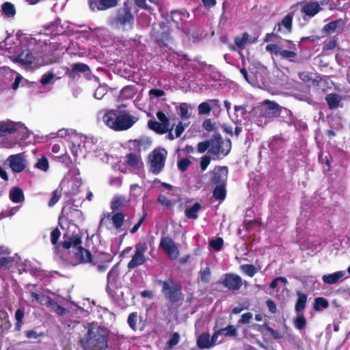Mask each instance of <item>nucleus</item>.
<instances>
[{
	"label": "nucleus",
	"mask_w": 350,
	"mask_h": 350,
	"mask_svg": "<svg viewBox=\"0 0 350 350\" xmlns=\"http://www.w3.org/2000/svg\"><path fill=\"white\" fill-rule=\"evenodd\" d=\"M64 241L60 245L64 250H69L66 258L68 264L76 266L88 262V250L81 246L82 243L81 236L64 234Z\"/></svg>",
	"instance_id": "obj_1"
},
{
	"label": "nucleus",
	"mask_w": 350,
	"mask_h": 350,
	"mask_svg": "<svg viewBox=\"0 0 350 350\" xmlns=\"http://www.w3.org/2000/svg\"><path fill=\"white\" fill-rule=\"evenodd\" d=\"M103 122L116 131H125L135 123L137 118L125 111L109 110L103 117Z\"/></svg>",
	"instance_id": "obj_2"
},
{
	"label": "nucleus",
	"mask_w": 350,
	"mask_h": 350,
	"mask_svg": "<svg viewBox=\"0 0 350 350\" xmlns=\"http://www.w3.org/2000/svg\"><path fill=\"white\" fill-rule=\"evenodd\" d=\"M156 283L161 286L162 293L170 303L175 304L183 300L182 286L179 284H176L172 278L167 280H157Z\"/></svg>",
	"instance_id": "obj_3"
},
{
	"label": "nucleus",
	"mask_w": 350,
	"mask_h": 350,
	"mask_svg": "<svg viewBox=\"0 0 350 350\" xmlns=\"http://www.w3.org/2000/svg\"><path fill=\"white\" fill-rule=\"evenodd\" d=\"M266 106L259 109L257 122L258 125H262L270 122L274 117L279 116L282 110L288 111V110L280 107L277 103L270 100L265 102Z\"/></svg>",
	"instance_id": "obj_4"
},
{
	"label": "nucleus",
	"mask_w": 350,
	"mask_h": 350,
	"mask_svg": "<svg viewBox=\"0 0 350 350\" xmlns=\"http://www.w3.org/2000/svg\"><path fill=\"white\" fill-rule=\"evenodd\" d=\"M167 154V152L163 148H155L149 154L150 170L152 173L158 174L163 170Z\"/></svg>",
	"instance_id": "obj_5"
},
{
	"label": "nucleus",
	"mask_w": 350,
	"mask_h": 350,
	"mask_svg": "<svg viewBox=\"0 0 350 350\" xmlns=\"http://www.w3.org/2000/svg\"><path fill=\"white\" fill-rule=\"evenodd\" d=\"M92 324L89 323V345L92 347L91 350H105L108 347L107 331L98 329L96 333H94L90 327Z\"/></svg>",
	"instance_id": "obj_6"
},
{
	"label": "nucleus",
	"mask_w": 350,
	"mask_h": 350,
	"mask_svg": "<svg viewBox=\"0 0 350 350\" xmlns=\"http://www.w3.org/2000/svg\"><path fill=\"white\" fill-rule=\"evenodd\" d=\"M112 20L117 26L120 27H126L127 25L131 27L134 24V15L126 2L124 3L123 7L117 10L116 14Z\"/></svg>",
	"instance_id": "obj_7"
},
{
	"label": "nucleus",
	"mask_w": 350,
	"mask_h": 350,
	"mask_svg": "<svg viewBox=\"0 0 350 350\" xmlns=\"http://www.w3.org/2000/svg\"><path fill=\"white\" fill-rule=\"evenodd\" d=\"M211 147L209 152L213 154L226 156L231 150V141L227 139L224 142L219 134L214 135L211 140Z\"/></svg>",
	"instance_id": "obj_8"
},
{
	"label": "nucleus",
	"mask_w": 350,
	"mask_h": 350,
	"mask_svg": "<svg viewBox=\"0 0 350 350\" xmlns=\"http://www.w3.org/2000/svg\"><path fill=\"white\" fill-rule=\"evenodd\" d=\"M147 248V244L146 242H139L135 245V254L127 265L129 270H132L140 265H142L146 261L144 252L146 251Z\"/></svg>",
	"instance_id": "obj_9"
},
{
	"label": "nucleus",
	"mask_w": 350,
	"mask_h": 350,
	"mask_svg": "<svg viewBox=\"0 0 350 350\" xmlns=\"http://www.w3.org/2000/svg\"><path fill=\"white\" fill-rule=\"evenodd\" d=\"M152 36L160 47L167 46L172 39L169 28L165 25H160V30L154 29Z\"/></svg>",
	"instance_id": "obj_10"
},
{
	"label": "nucleus",
	"mask_w": 350,
	"mask_h": 350,
	"mask_svg": "<svg viewBox=\"0 0 350 350\" xmlns=\"http://www.w3.org/2000/svg\"><path fill=\"white\" fill-rule=\"evenodd\" d=\"M81 213L77 209H68L66 211L64 208L59 217L58 224L62 229L68 228L70 225L75 224L74 217L79 216Z\"/></svg>",
	"instance_id": "obj_11"
},
{
	"label": "nucleus",
	"mask_w": 350,
	"mask_h": 350,
	"mask_svg": "<svg viewBox=\"0 0 350 350\" xmlns=\"http://www.w3.org/2000/svg\"><path fill=\"white\" fill-rule=\"evenodd\" d=\"M220 283L230 291H238L243 285L242 278L234 273H226Z\"/></svg>",
	"instance_id": "obj_12"
},
{
	"label": "nucleus",
	"mask_w": 350,
	"mask_h": 350,
	"mask_svg": "<svg viewBox=\"0 0 350 350\" xmlns=\"http://www.w3.org/2000/svg\"><path fill=\"white\" fill-rule=\"evenodd\" d=\"M228 169L226 166H216L211 172L210 183L214 185H226Z\"/></svg>",
	"instance_id": "obj_13"
},
{
	"label": "nucleus",
	"mask_w": 350,
	"mask_h": 350,
	"mask_svg": "<svg viewBox=\"0 0 350 350\" xmlns=\"http://www.w3.org/2000/svg\"><path fill=\"white\" fill-rule=\"evenodd\" d=\"M111 260V257L109 254L100 252L97 257L94 256L89 251V263H92L94 265H97V269L100 272L106 271L107 268L106 262H109Z\"/></svg>",
	"instance_id": "obj_14"
},
{
	"label": "nucleus",
	"mask_w": 350,
	"mask_h": 350,
	"mask_svg": "<svg viewBox=\"0 0 350 350\" xmlns=\"http://www.w3.org/2000/svg\"><path fill=\"white\" fill-rule=\"evenodd\" d=\"M7 161L12 170L16 173L23 172L26 167L25 159L23 154L10 155Z\"/></svg>",
	"instance_id": "obj_15"
},
{
	"label": "nucleus",
	"mask_w": 350,
	"mask_h": 350,
	"mask_svg": "<svg viewBox=\"0 0 350 350\" xmlns=\"http://www.w3.org/2000/svg\"><path fill=\"white\" fill-rule=\"evenodd\" d=\"M160 247L173 260L176 259L179 252L173 240L170 237H163L160 242Z\"/></svg>",
	"instance_id": "obj_16"
},
{
	"label": "nucleus",
	"mask_w": 350,
	"mask_h": 350,
	"mask_svg": "<svg viewBox=\"0 0 350 350\" xmlns=\"http://www.w3.org/2000/svg\"><path fill=\"white\" fill-rule=\"evenodd\" d=\"M121 0H90L89 5L92 10H107L116 7Z\"/></svg>",
	"instance_id": "obj_17"
},
{
	"label": "nucleus",
	"mask_w": 350,
	"mask_h": 350,
	"mask_svg": "<svg viewBox=\"0 0 350 350\" xmlns=\"http://www.w3.org/2000/svg\"><path fill=\"white\" fill-rule=\"evenodd\" d=\"M88 71V65L83 63H75L67 68L66 74L68 77L75 79L79 76V73H84Z\"/></svg>",
	"instance_id": "obj_18"
},
{
	"label": "nucleus",
	"mask_w": 350,
	"mask_h": 350,
	"mask_svg": "<svg viewBox=\"0 0 350 350\" xmlns=\"http://www.w3.org/2000/svg\"><path fill=\"white\" fill-rule=\"evenodd\" d=\"M294 16V12H288L281 21L275 25L273 31L280 32L282 31V27L284 26L288 33L292 31L293 19Z\"/></svg>",
	"instance_id": "obj_19"
},
{
	"label": "nucleus",
	"mask_w": 350,
	"mask_h": 350,
	"mask_svg": "<svg viewBox=\"0 0 350 350\" xmlns=\"http://www.w3.org/2000/svg\"><path fill=\"white\" fill-rule=\"evenodd\" d=\"M345 271H338L336 272H334L333 273L324 275L322 277V281L325 284H335L338 283L340 281H342L344 280L345 276Z\"/></svg>",
	"instance_id": "obj_20"
},
{
	"label": "nucleus",
	"mask_w": 350,
	"mask_h": 350,
	"mask_svg": "<svg viewBox=\"0 0 350 350\" xmlns=\"http://www.w3.org/2000/svg\"><path fill=\"white\" fill-rule=\"evenodd\" d=\"M250 35L247 32H244L241 36L234 38V44L229 45V49L232 51H237L239 49H243L249 40Z\"/></svg>",
	"instance_id": "obj_21"
},
{
	"label": "nucleus",
	"mask_w": 350,
	"mask_h": 350,
	"mask_svg": "<svg viewBox=\"0 0 350 350\" xmlns=\"http://www.w3.org/2000/svg\"><path fill=\"white\" fill-rule=\"evenodd\" d=\"M321 8L318 2L311 1L306 3L301 8V12L306 15L312 17L320 12Z\"/></svg>",
	"instance_id": "obj_22"
},
{
	"label": "nucleus",
	"mask_w": 350,
	"mask_h": 350,
	"mask_svg": "<svg viewBox=\"0 0 350 350\" xmlns=\"http://www.w3.org/2000/svg\"><path fill=\"white\" fill-rule=\"evenodd\" d=\"M84 139L83 144H81L77 142V140H74L72 142V151L75 157H85L87 154V149L85 146V139L86 137H83Z\"/></svg>",
	"instance_id": "obj_23"
},
{
	"label": "nucleus",
	"mask_w": 350,
	"mask_h": 350,
	"mask_svg": "<svg viewBox=\"0 0 350 350\" xmlns=\"http://www.w3.org/2000/svg\"><path fill=\"white\" fill-rule=\"evenodd\" d=\"M17 131L16 124L14 122L0 123V137H6L8 135L14 133Z\"/></svg>",
	"instance_id": "obj_24"
},
{
	"label": "nucleus",
	"mask_w": 350,
	"mask_h": 350,
	"mask_svg": "<svg viewBox=\"0 0 350 350\" xmlns=\"http://www.w3.org/2000/svg\"><path fill=\"white\" fill-rule=\"evenodd\" d=\"M10 200L14 203L22 202L25 200L23 191L18 187H13L9 193Z\"/></svg>",
	"instance_id": "obj_25"
},
{
	"label": "nucleus",
	"mask_w": 350,
	"mask_h": 350,
	"mask_svg": "<svg viewBox=\"0 0 350 350\" xmlns=\"http://www.w3.org/2000/svg\"><path fill=\"white\" fill-rule=\"evenodd\" d=\"M16 60L22 64L27 65L33 63L34 57L31 51L25 49L16 57Z\"/></svg>",
	"instance_id": "obj_26"
},
{
	"label": "nucleus",
	"mask_w": 350,
	"mask_h": 350,
	"mask_svg": "<svg viewBox=\"0 0 350 350\" xmlns=\"http://www.w3.org/2000/svg\"><path fill=\"white\" fill-rule=\"evenodd\" d=\"M325 100L329 109H335L340 107L341 96L336 93H330L326 95Z\"/></svg>",
	"instance_id": "obj_27"
},
{
	"label": "nucleus",
	"mask_w": 350,
	"mask_h": 350,
	"mask_svg": "<svg viewBox=\"0 0 350 350\" xmlns=\"http://www.w3.org/2000/svg\"><path fill=\"white\" fill-rule=\"evenodd\" d=\"M148 126L150 129L160 135L165 134L170 130V128L165 126V124H163L154 120H148Z\"/></svg>",
	"instance_id": "obj_28"
},
{
	"label": "nucleus",
	"mask_w": 350,
	"mask_h": 350,
	"mask_svg": "<svg viewBox=\"0 0 350 350\" xmlns=\"http://www.w3.org/2000/svg\"><path fill=\"white\" fill-rule=\"evenodd\" d=\"M11 323L7 312L0 310V336L11 327Z\"/></svg>",
	"instance_id": "obj_29"
},
{
	"label": "nucleus",
	"mask_w": 350,
	"mask_h": 350,
	"mask_svg": "<svg viewBox=\"0 0 350 350\" xmlns=\"http://www.w3.org/2000/svg\"><path fill=\"white\" fill-rule=\"evenodd\" d=\"M197 345L200 349H209L212 347L210 334L208 332L201 334L197 338Z\"/></svg>",
	"instance_id": "obj_30"
},
{
	"label": "nucleus",
	"mask_w": 350,
	"mask_h": 350,
	"mask_svg": "<svg viewBox=\"0 0 350 350\" xmlns=\"http://www.w3.org/2000/svg\"><path fill=\"white\" fill-rule=\"evenodd\" d=\"M297 295L298 296V298L295 303V310L297 312H301L306 307L308 297L306 294L301 291H297Z\"/></svg>",
	"instance_id": "obj_31"
},
{
	"label": "nucleus",
	"mask_w": 350,
	"mask_h": 350,
	"mask_svg": "<svg viewBox=\"0 0 350 350\" xmlns=\"http://www.w3.org/2000/svg\"><path fill=\"white\" fill-rule=\"evenodd\" d=\"M344 25V21L342 18H339L326 24L323 28V32L326 35L332 33L336 31V29Z\"/></svg>",
	"instance_id": "obj_32"
},
{
	"label": "nucleus",
	"mask_w": 350,
	"mask_h": 350,
	"mask_svg": "<svg viewBox=\"0 0 350 350\" xmlns=\"http://www.w3.org/2000/svg\"><path fill=\"white\" fill-rule=\"evenodd\" d=\"M126 162L129 166H130L133 168H138L139 167V165L140 160H141V156H140L139 153L138 154H137L135 153L130 152L126 154Z\"/></svg>",
	"instance_id": "obj_33"
},
{
	"label": "nucleus",
	"mask_w": 350,
	"mask_h": 350,
	"mask_svg": "<svg viewBox=\"0 0 350 350\" xmlns=\"http://www.w3.org/2000/svg\"><path fill=\"white\" fill-rule=\"evenodd\" d=\"M202 206L199 202H196L191 207L185 211V215L188 219H196L198 218V212L201 209Z\"/></svg>",
	"instance_id": "obj_34"
},
{
	"label": "nucleus",
	"mask_w": 350,
	"mask_h": 350,
	"mask_svg": "<svg viewBox=\"0 0 350 350\" xmlns=\"http://www.w3.org/2000/svg\"><path fill=\"white\" fill-rule=\"evenodd\" d=\"M213 197L219 201H223L226 197V185H217L213 191Z\"/></svg>",
	"instance_id": "obj_35"
},
{
	"label": "nucleus",
	"mask_w": 350,
	"mask_h": 350,
	"mask_svg": "<svg viewBox=\"0 0 350 350\" xmlns=\"http://www.w3.org/2000/svg\"><path fill=\"white\" fill-rule=\"evenodd\" d=\"M126 200L122 196H116L111 204V208L113 212L121 211L125 206Z\"/></svg>",
	"instance_id": "obj_36"
},
{
	"label": "nucleus",
	"mask_w": 350,
	"mask_h": 350,
	"mask_svg": "<svg viewBox=\"0 0 350 350\" xmlns=\"http://www.w3.org/2000/svg\"><path fill=\"white\" fill-rule=\"evenodd\" d=\"M46 305L51 308L59 315H62L66 313V308L60 306L56 301L50 297H47Z\"/></svg>",
	"instance_id": "obj_37"
},
{
	"label": "nucleus",
	"mask_w": 350,
	"mask_h": 350,
	"mask_svg": "<svg viewBox=\"0 0 350 350\" xmlns=\"http://www.w3.org/2000/svg\"><path fill=\"white\" fill-rule=\"evenodd\" d=\"M178 114L181 119L187 120L191 117V107L186 103H182L178 106Z\"/></svg>",
	"instance_id": "obj_38"
},
{
	"label": "nucleus",
	"mask_w": 350,
	"mask_h": 350,
	"mask_svg": "<svg viewBox=\"0 0 350 350\" xmlns=\"http://www.w3.org/2000/svg\"><path fill=\"white\" fill-rule=\"evenodd\" d=\"M220 334L226 337H236L238 335L237 328L233 325H229L226 327L218 329Z\"/></svg>",
	"instance_id": "obj_39"
},
{
	"label": "nucleus",
	"mask_w": 350,
	"mask_h": 350,
	"mask_svg": "<svg viewBox=\"0 0 350 350\" xmlns=\"http://www.w3.org/2000/svg\"><path fill=\"white\" fill-rule=\"evenodd\" d=\"M294 327L299 330H301L306 327L307 320L303 314H298L293 321Z\"/></svg>",
	"instance_id": "obj_40"
},
{
	"label": "nucleus",
	"mask_w": 350,
	"mask_h": 350,
	"mask_svg": "<svg viewBox=\"0 0 350 350\" xmlns=\"http://www.w3.org/2000/svg\"><path fill=\"white\" fill-rule=\"evenodd\" d=\"M1 10L8 17H13L16 14V9L14 5L10 2H5L1 5Z\"/></svg>",
	"instance_id": "obj_41"
},
{
	"label": "nucleus",
	"mask_w": 350,
	"mask_h": 350,
	"mask_svg": "<svg viewBox=\"0 0 350 350\" xmlns=\"http://www.w3.org/2000/svg\"><path fill=\"white\" fill-rule=\"evenodd\" d=\"M328 301L324 297H319L314 299L313 308L315 311H319L322 309H326L329 307Z\"/></svg>",
	"instance_id": "obj_42"
},
{
	"label": "nucleus",
	"mask_w": 350,
	"mask_h": 350,
	"mask_svg": "<svg viewBox=\"0 0 350 350\" xmlns=\"http://www.w3.org/2000/svg\"><path fill=\"white\" fill-rule=\"evenodd\" d=\"M180 340V336L178 332H174L169 339V340L166 342L165 347H164L165 350H172L174 347L178 344Z\"/></svg>",
	"instance_id": "obj_43"
},
{
	"label": "nucleus",
	"mask_w": 350,
	"mask_h": 350,
	"mask_svg": "<svg viewBox=\"0 0 350 350\" xmlns=\"http://www.w3.org/2000/svg\"><path fill=\"white\" fill-rule=\"evenodd\" d=\"M135 94L134 88L131 85L124 87L120 93V98L122 100H129L133 97Z\"/></svg>",
	"instance_id": "obj_44"
},
{
	"label": "nucleus",
	"mask_w": 350,
	"mask_h": 350,
	"mask_svg": "<svg viewBox=\"0 0 350 350\" xmlns=\"http://www.w3.org/2000/svg\"><path fill=\"white\" fill-rule=\"evenodd\" d=\"M92 304L94 305V308H91V310L89 312V314L92 316L94 320L101 319L103 318L102 313L105 312V308L96 306L94 301H92ZM94 321H93L92 323H94Z\"/></svg>",
	"instance_id": "obj_45"
},
{
	"label": "nucleus",
	"mask_w": 350,
	"mask_h": 350,
	"mask_svg": "<svg viewBox=\"0 0 350 350\" xmlns=\"http://www.w3.org/2000/svg\"><path fill=\"white\" fill-rule=\"evenodd\" d=\"M247 114V110L245 107L243 105H235L234 106V115L235 121L237 122H241L242 119L245 118V116Z\"/></svg>",
	"instance_id": "obj_46"
},
{
	"label": "nucleus",
	"mask_w": 350,
	"mask_h": 350,
	"mask_svg": "<svg viewBox=\"0 0 350 350\" xmlns=\"http://www.w3.org/2000/svg\"><path fill=\"white\" fill-rule=\"evenodd\" d=\"M119 273L117 269H111L107 274V284H111L112 287H116L118 280Z\"/></svg>",
	"instance_id": "obj_47"
},
{
	"label": "nucleus",
	"mask_w": 350,
	"mask_h": 350,
	"mask_svg": "<svg viewBox=\"0 0 350 350\" xmlns=\"http://www.w3.org/2000/svg\"><path fill=\"white\" fill-rule=\"evenodd\" d=\"M113 226L116 229L120 228L124 224V215L122 213H116L112 217Z\"/></svg>",
	"instance_id": "obj_48"
},
{
	"label": "nucleus",
	"mask_w": 350,
	"mask_h": 350,
	"mask_svg": "<svg viewBox=\"0 0 350 350\" xmlns=\"http://www.w3.org/2000/svg\"><path fill=\"white\" fill-rule=\"evenodd\" d=\"M138 321V314L137 312H133L129 314L128 317V324L130 327V328L133 330L136 331L137 329V323Z\"/></svg>",
	"instance_id": "obj_49"
},
{
	"label": "nucleus",
	"mask_w": 350,
	"mask_h": 350,
	"mask_svg": "<svg viewBox=\"0 0 350 350\" xmlns=\"http://www.w3.org/2000/svg\"><path fill=\"white\" fill-rule=\"evenodd\" d=\"M243 271L250 277H253L258 271L254 265L252 264H245L241 265Z\"/></svg>",
	"instance_id": "obj_50"
},
{
	"label": "nucleus",
	"mask_w": 350,
	"mask_h": 350,
	"mask_svg": "<svg viewBox=\"0 0 350 350\" xmlns=\"http://www.w3.org/2000/svg\"><path fill=\"white\" fill-rule=\"evenodd\" d=\"M297 55L295 52L288 50H282L280 55L282 58L288 59L292 62H298V61L295 59Z\"/></svg>",
	"instance_id": "obj_51"
},
{
	"label": "nucleus",
	"mask_w": 350,
	"mask_h": 350,
	"mask_svg": "<svg viewBox=\"0 0 350 350\" xmlns=\"http://www.w3.org/2000/svg\"><path fill=\"white\" fill-rule=\"evenodd\" d=\"M200 280L204 283H208L211 280V271L209 267H206L200 271Z\"/></svg>",
	"instance_id": "obj_52"
},
{
	"label": "nucleus",
	"mask_w": 350,
	"mask_h": 350,
	"mask_svg": "<svg viewBox=\"0 0 350 350\" xmlns=\"http://www.w3.org/2000/svg\"><path fill=\"white\" fill-rule=\"evenodd\" d=\"M224 245V239L218 237L216 239H212L209 241V246L215 251H219Z\"/></svg>",
	"instance_id": "obj_53"
},
{
	"label": "nucleus",
	"mask_w": 350,
	"mask_h": 350,
	"mask_svg": "<svg viewBox=\"0 0 350 350\" xmlns=\"http://www.w3.org/2000/svg\"><path fill=\"white\" fill-rule=\"evenodd\" d=\"M36 167L44 172H46L49 167L48 159L45 157H41L38 160Z\"/></svg>",
	"instance_id": "obj_54"
},
{
	"label": "nucleus",
	"mask_w": 350,
	"mask_h": 350,
	"mask_svg": "<svg viewBox=\"0 0 350 350\" xmlns=\"http://www.w3.org/2000/svg\"><path fill=\"white\" fill-rule=\"evenodd\" d=\"M156 116L160 123L165 124L168 128L170 127V119L163 111H158Z\"/></svg>",
	"instance_id": "obj_55"
},
{
	"label": "nucleus",
	"mask_w": 350,
	"mask_h": 350,
	"mask_svg": "<svg viewBox=\"0 0 350 350\" xmlns=\"http://www.w3.org/2000/svg\"><path fill=\"white\" fill-rule=\"evenodd\" d=\"M191 164V161L188 158H183L178 161L177 165L181 172H185L187 170Z\"/></svg>",
	"instance_id": "obj_56"
},
{
	"label": "nucleus",
	"mask_w": 350,
	"mask_h": 350,
	"mask_svg": "<svg viewBox=\"0 0 350 350\" xmlns=\"http://www.w3.org/2000/svg\"><path fill=\"white\" fill-rule=\"evenodd\" d=\"M259 327L261 328H265L266 331H267L275 339H280L282 338V336L280 334V333L271 327L267 323H265L262 325H259Z\"/></svg>",
	"instance_id": "obj_57"
},
{
	"label": "nucleus",
	"mask_w": 350,
	"mask_h": 350,
	"mask_svg": "<svg viewBox=\"0 0 350 350\" xmlns=\"http://www.w3.org/2000/svg\"><path fill=\"white\" fill-rule=\"evenodd\" d=\"M107 88L105 86H100L95 90L94 96L95 98L100 100L107 94Z\"/></svg>",
	"instance_id": "obj_58"
},
{
	"label": "nucleus",
	"mask_w": 350,
	"mask_h": 350,
	"mask_svg": "<svg viewBox=\"0 0 350 350\" xmlns=\"http://www.w3.org/2000/svg\"><path fill=\"white\" fill-rule=\"evenodd\" d=\"M61 198V192L59 191L57 189L54 190L52 193V197L49 201V206L50 207L53 206Z\"/></svg>",
	"instance_id": "obj_59"
},
{
	"label": "nucleus",
	"mask_w": 350,
	"mask_h": 350,
	"mask_svg": "<svg viewBox=\"0 0 350 350\" xmlns=\"http://www.w3.org/2000/svg\"><path fill=\"white\" fill-rule=\"evenodd\" d=\"M61 236V232L58 228H55L51 232V241L53 245L57 244L59 239Z\"/></svg>",
	"instance_id": "obj_60"
},
{
	"label": "nucleus",
	"mask_w": 350,
	"mask_h": 350,
	"mask_svg": "<svg viewBox=\"0 0 350 350\" xmlns=\"http://www.w3.org/2000/svg\"><path fill=\"white\" fill-rule=\"evenodd\" d=\"M266 50L275 55H281L282 49L278 44H271L266 46Z\"/></svg>",
	"instance_id": "obj_61"
},
{
	"label": "nucleus",
	"mask_w": 350,
	"mask_h": 350,
	"mask_svg": "<svg viewBox=\"0 0 350 350\" xmlns=\"http://www.w3.org/2000/svg\"><path fill=\"white\" fill-rule=\"evenodd\" d=\"M211 111V107L206 102L202 103L198 106V112L200 114H208Z\"/></svg>",
	"instance_id": "obj_62"
},
{
	"label": "nucleus",
	"mask_w": 350,
	"mask_h": 350,
	"mask_svg": "<svg viewBox=\"0 0 350 350\" xmlns=\"http://www.w3.org/2000/svg\"><path fill=\"white\" fill-rule=\"evenodd\" d=\"M211 147V141H204L198 144V152L200 153L204 152L209 147Z\"/></svg>",
	"instance_id": "obj_63"
},
{
	"label": "nucleus",
	"mask_w": 350,
	"mask_h": 350,
	"mask_svg": "<svg viewBox=\"0 0 350 350\" xmlns=\"http://www.w3.org/2000/svg\"><path fill=\"white\" fill-rule=\"evenodd\" d=\"M337 45V41L335 38V37L331 38L328 41H325L324 42L323 49L325 50H332L334 49Z\"/></svg>",
	"instance_id": "obj_64"
}]
</instances>
